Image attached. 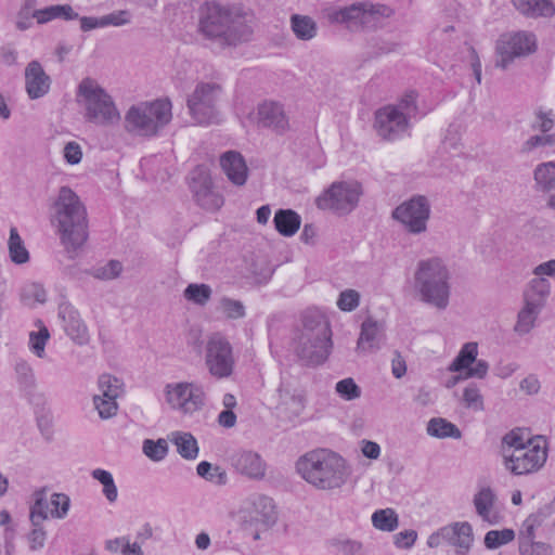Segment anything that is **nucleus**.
Masks as SVG:
<instances>
[{"mask_svg": "<svg viewBox=\"0 0 555 555\" xmlns=\"http://www.w3.org/2000/svg\"><path fill=\"white\" fill-rule=\"evenodd\" d=\"M51 222L69 257H75L88 238L87 214L79 197L62 186L52 206Z\"/></svg>", "mask_w": 555, "mask_h": 555, "instance_id": "obj_1", "label": "nucleus"}, {"mask_svg": "<svg viewBox=\"0 0 555 555\" xmlns=\"http://www.w3.org/2000/svg\"><path fill=\"white\" fill-rule=\"evenodd\" d=\"M411 286L422 302L438 310L449 306L451 271L444 259L431 256L420 259L413 270Z\"/></svg>", "mask_w": 555, "mask_h": 555, "instance_id": "obj_2", "label": "nucleus"}, {"mask_svg": "<svg viewBox=\"0 0 555 555\" xmlns=\"http://www.w3.org/2000/svg\"><path fill=\"white\" fill-rule=\"evenodd\" d=\"M300 477L319 490L341 488L349 477V469L343 456L328 449L307 452L296 462Z\"/></svg>", "mask_w": 555, "mask_h": 555, "instance_id": "obj_3", "label": "nucleus"}, {"mask_svg": "<svg viewBox=\"0 0 555 555\" xmlns=\"http://www.w3.org/2000/svg\"><path fill=\"white\" fill-rule=\"evenodd\" d=\"M199 33L222 46H236L247 41L251 28L245 16L217 2H207L202 10Z\"/></svg>", "mask_w": 555, "mask_h": 555, "instance_id": "obj_4", "label": "nucleus"}, {"mask_svg": "<svg viewBox=\"0 0 555 555\" xmlns=\"http://www.w3.org/2000/svg\"><path fill=\"white\" fill-rule=\"evenodd\" d=\"M395 15V10L385 3L370 0L356 1L348 5L330 4L322 16L332 25H340L351 31H375Z\"/></svg>", "mask_w": 555, "mask_h": 555, "instance_id": "obj_5", "label": "nucleus"}, {"mask_svg": "<svg viewBox=\"0 0 555 555\" xmlns=\"http://www.w3.org/2000/svg\"><path fill=\"white\" fill-rule=\"evenodd\" d=\"M330 322L324 314H304L294 334V350L305 365L323 363L332 347Z\"/></svg>", "mask_w": 555, "mask_h": 555, "instance_id": "obj_6", "label": "nucleus"}, {"mask_svg": "<svg viewBox=\"0 0 555 555\" xmlns=\"http://www.w3.org/2000/svg\"><path fill=\"white\" fill-rule=\"evenodd\" d=\"M417 96L415 91H408L398 102L376 111L374 128L382 139L396 141L410 135L412 120L420 115Z\"/></svg>", "mask_w": 555, "mask_h": 555, "instance_id": "obj_7", "label": "nucleus"}, {"mask_svg": "<svg viewBox=\"0 0 555 555\" xmlns=\"http://www.w3.org/2000/svg\"><path fill=\"white\" fill-rule=\"evenodd\" d=\"M76 102L82 107L88 121L108 126L120 120V114L112 96L100 83L90 77L83 78L77 87Z\"/></svg>", "mask_w": 555, "mask_h": 555, "instance_id": "obj_8", "label": "nucleus"}, {"mask_svg": "<svg viewBox=\"0 0 555 555\" xmlns=\"http://www.w3.org/2000/svg\"><path fill=\"white\" fill-rule=\"evenodd\" d=\"M172 105L168 99L132 105L125 115V129L135 135H156L172 118Z\"/></svg>", "mask_w": 555, "mask_h": 555, "instance_id": "obj_9", "label": "nucleus"}, {"mask_svg": "<svg viewBox=\"0 0 555 555\" xmlns=\"http://www.w3.org/2000/svg\"><path fill=\"white\" fill-rule=\"evenodd\" d=\"M362 195L363 186L359 181H335L315 198V205L319 209L345 216L358 207Z\"/></svg>", "mask_w": 555, "mask_h": 555, "instance_id": "obj_10", "label": "nucleus"}, {"mask_svg": "<svg viewBox=\"0 0 555 555\" xmlns=\"http://www.w3.org/2000/svg\"><path fill=\"white\" fill-rule=\"evenodd\" d=\"M222 95L220 85L199 82L188 99V108L193 120L198 125H211L220 121L218 102Z\"/></svg>", "mask_w": 555, "mask_h": 555, "instance_id": "obj_11", "label": "nucleus"}, {"mask_svg": "<svg viewBox=\"0 0 555 555\" xmlns=\"http://www.w3.org/2000/svg\"><path fill=\"white\" fill-rule=\"evenodd\" d=\"M547 447L534 440H528V447L517 450L503 451V464L513 475H530L539 472L546 463Z\"/></svg>", "mask_w": 555, "mask_h": 555, "instance_id": "obj_12", "label": "nucleus"}, {"mask_svg": "<svg viewBox=\"0 0 555 555\" xmlns=\"http://www.w3.org/2000/svg\"><path fill=\"white\" fill-rule=\"evenodd\" d=\"M537 50L535 36L528 31H516L502 35L495 47V66L508 68L516 59L528 56Z\"/></svg>", "mask_w": 555, "mask_h": 555, "instance_id": "obj_13", "label": "nucleus"}, {"mask_svg": "<svg viewBox=\"0 0 555 555\" xmlns=\"http://www.w3.org/2000/svg\"><path fill=\"white\" fill-rule=\"evenodd\" d=\"M391 216L408 233L418 235L427 231L430 205L426 197L414 196L397 206Z\"/></svg>", "mask_w": 555, "mask_h": 555, "instance_id": "obj_14", "label": "nucleus"}, {"mask_svg": "<svg viewBox=\"0 0 555 555\" xmlns=\"http://www.w3.org/2000/svg\"><path fill=\"white\" fill-rule=\"evenodd\" d=\"M205 360L212 376L224 378L232 374L234 366L232 347L220 334H214L209 337L206 345Z\"/></svg>", "mask_w": 555, "mask_h": 555, "instance_id": "obj_15", "label": "nucleus"}, {"mask_svg": "<svg viewBox=\"0 0 555 555\" xmlns=\"http://www.w3.org/2000/svg\"><path fill=\"white\" fill-rule=\"evenodd\" d=\"M167 402L172 409L192 414L204 404V390L194 383H178L166 388Z\"/></svg>", "mask_w": 555, "mask_h": 555, "instance_id": "obj_16", "label": "nucleus"}, {"mask_svg": "<svg viewBox=\"0 0 555 555\" xmlns=\"http://www.w3.org/2000/svg\"><path fill=\"white\" fill-rule=\"evenodd\" d=\"M190 188L198 205L206 210L214 211L223 205L222 196L212 190L211 178L205 169L192 172Z\"/></svg>", "mask_w": 555, "mask_h": 555, "instance_id": "obj_17", "label": "nucleus"}, {"mask_svg": "<svg viewBox=\"0 0 555 555\" xmlns=\"http://www.w3.org/2000/svg\"><path fill=\"white\" fill-rule=\"evenodd\" d=\"M245 514V522L260 526L261 529H269L276 520L273 500L267 495L256 494L250 496Z\"/></svg>", "mask_w": 555, "mask_h": 555, "instance_id": "obj_18", "label": "nucleus"}, {"mask_svg": "<svg viewBox=\"0 0 555 555\" xmlns=\"http://www.w3.org/2000/svg\"><path fill=\"white\" fill-rule=\"evenodd\" d=\"M384 320H377L369 314L361 324V332L357 341L359 353H369L380 349L386 337Z\"/></svg>", "mask_w": 555, "mask_h": 555, "instance_id": "obj_19", "label": "nucleus"}, {"mask_svg": "<svg viewBox=\"0 0 555 555\" xmlns=\"http://www.w3.org/2000/svg\"><path fill=\"white\" fill-rule=\"evenodd\" d=\"M51 86V78L38 61H31L25 68V88L33 100L46 95Z\"/></svg>", "mask_w": 555, "mask_h": 555, "instance_id": "obj_20", "label": "nucleus"}, {"mask_svg": "<svg viewBox=\"0 0 555 555\" xmlns=\"http://www.w3.org/2000/svg\"><path fill=\"white\" fill-rule=\"evenodd\" d=\"M533 180L535 190L546 195V206L555 211V160L537 165Z\"/></svg>", "mask_w": 555, "mask_h": 555, "instance_id": "obj_21", "label": "nucleus"}, {"mask_svg": "<svg viewBox=\"0 0 555 555\" xmlns=\"http://www.w3.org/2000/svg\"><path fill=\"white\" fill-rule=\"evenodd\" d=\"M551 283L545 278H533L524 291V311L537 312L545 307Z\"/></svg>", "mask_w": 555, "mask_h": 555, "instance_id": "obj_22", "label": "nucleus"}, {"mask_svg": "<svg viewBox=\"0 0 555 555\" xmlns=\"http://www.w3.org/2000/svg\"><path fill=\"white\" fill-rule=\"evenodd\" d=\"M257 120L263 127L271 128L276 132H284L288 129V117L280 103L267 101L261 103L257 109Z\"/></svg>", "mask_w": 555, "mask_h": 555, "instance_id": "obj_23", "label": "nucleus"}, {"mask_svg": "<svg viewBox=\"0 0 555 555\" xmlns=\"http://www.w3.org/2000/svg\"><path fill=\"white\" fill-rule=\"evenodd\" d=\"M444 542L456 547V555H466L474 541L473 528L467 521L454 522L442 527Z\"/></svg>", "mask_w": 555, "mask_h": 555, "instance_id": "obj_24", "label": "nucleus"}, {"mask_svg": "<svg viewBox=\"0 0 555 555\" xmlns=\"http://www.w3.org/2000/svg\"><path fill=\"white\" fill-rule=\"evenodd\" d=\"M232 464L240 474L250 479H262L266 475V463L258 453L253 451L235 453L232 456Z\"/></svg>", "mask_w": 555, "mask_h": 555, "instance_id": "obj_25", "label": "nucleus"}, {"mask_svg": "<svg viewBox=\"0 0 555 555\" xmlns=\"http://www.w3.org/2000/svg\"><path fill=\"white\" fill-rule=\"evenodd\" d=\"M498 498L495 492L488 486L481 487L473 499V504L477 515L490 525H496L500 521L499 513L494 511Z\"/></svg>", "mask_w": 555, "mask_h": 555, "instance_id": "obj_26", "label": "nucleus"}, {"mask_svg": "<svg viewBox=\"0 0 555 555\" xmlns=\"http://www.w3.org/2000/svg\"><path fill=\"white\" fill-rule=\"evenodd\" d=\"M220 165L228 179L235 185L245 184L248 177V168L243 156L234 151H229L220 157Z\"/></svg>", "mask_w": 555, "mask_h": 555, "instance_id": "obj_27", "label": "nucleus"}, {"mask_svg": "<svg viewBox=\"0 0 555 555\" xmlns=\"http://www.w3.org/2000/svg\"><path fill=\"white\" fill-rule=\"evenodd\" d=\"M518 12L527 17H551L555 14L553 0H512Z\"/></svg>", "mask_w": 555, "mask_h": 555, "instance_id": "obj_28", "label": "nucleus"}, {"mask_svg": "<svg viewBox=\"0 0 555 555\" xmlns=\"http://www.w3.org/2000/svg\"><path fill=\"white\" fill-rule=\"evenodd\" d=\"M276 231L286 237L297 233L301 224V217L292 209H279L273 218Z\"/></svg>", "mask_w": 555, "mask_h": 555, "instance_id": "obj_29", "label": "nucleus"}, {"mask_svg": "<svg viewBox=\"0 0 555 555\" xmlns=\"http://www.w3.org/2000/svg\"><path fill=\"white\" fill-rule=\"evenodd\" d=\"M64 330L67 336L77 345H86L90 340L88 326L80 314H63Z\"/></svg>", "mask_w": 555, "mask_h": 555, "instance_id": "obj_30", "label": "nucleus"}, {"mask_svg": "<svg viewBox=\"0 0 555 555\" xmlns=\"http://www.w3.org/2000/svg\"><path fill=\"white\" fill-rule=\"evenodd\" d=\"M33 17L38 24H47L55 18H63L65 21L76 20L78 14L74 12L69 4H55L35 10Z\"/></svg>", "mask_w": 555, "mask_h": 555, "instance_id": "obj_31", "label": "nucleus"}, {"mask_svg": "<svg viewBox=\"0 0 555 555\" xmlns=\"http://www.w3.org/2000/svg\"><path fill=\"white\" fill-rule=\"evenodd\" d=\"M168 439L176 446L177 452L185 460H195L198 455L197 440L191 433L172 431Z\"/></svg>", "mask_w": 555, "mask_h": 555, "instance_id": "obj_32", "label": "nucleus"}, {"mask_svg": "<svg viewBox=\"0 0 555 555\" xmlns=\"http://www.w3.org/2000/svg\"><path fill=\"white\" fill-rule=\"evenodd\" d=\"M8 253L10 260L18 266L27 263L30 259V254L25 245V242L21 237L15 227L10 229Z\"/></svg>", "mask_w": 555, "mask_h": 555, "instance_id": "obj_33", "label": "nucleus"}, {"mask_svg": "<svg viewBox=\"0 0 555 555\" xmlns=\"http://www.w3.org/2000/svg\"><path fill=\"white\" fill-rule=\"evenodd\" d=\"M426 431L429 436L438 439H460L462 437L461 430L453 423L442 417L430 418L427 423Z\"/></svg>", "mask_w": 555, "mask_h": 555, "instance_id": "obj_34", "label": "nucleus"}, {"mask_svg": "<svg viewBox=\"0 0 555 555\" xmlns=\"http://www.w3.org/2000/svg\"><path fill=\"white\" fill-rule=\"evenodd\" d=\"M280 404L279 409L288 412V418L297 417L304 411V398L288 388L280 387L279 390Z\"/></svg>", "mask_w": 555, "mask_h": 555, "instance_id": "obj_35", "label": "nucleus"}, {"mask_svg": "<svg viewBox=\"0 0 555 555\" xmlns=\"http://www.w3.org/2000/svg\"><path fill=\"white\" fill-rule=\"evenodd\" d=\"M20 297L26 308L37 309L39 305L46 302L47 292L37 282H26L21 287Z\"/></svg>", "mask_w": 555, "mask_h": 555, "instance_id": "obj_36", "label": "nucleus"}, {"mask_svg": "<svg viewBox=\"0 0 555 555\" xmlns=\"http://www.w3.org/2000/svg\"><path fill=\"white\" fill-rule=\"evenodd\" d=\"M478 354L477 343L469 341L462 346L459 354L454 358L451 364L448 366L449 372L466 371L476 361Z\"/></svg>", "mask_w": 555, "mask_h": 555, "instance_id": "obj_37", "label": "nucleus"}, {"mask_svg": "<svg viewBox=\"0 0 555 555\" xmlns=\"http://www.w3.org/2000/svg\"><path fill=\"white\" fill-rule=\"evenodd\" d=\"M291 25L294 34L300 40H311L317 36V23L310 16L295 14L291 18Z\"/></svg>", "mask_w": 555, "mask_h": 555, "instance_id": "obj_38", "label": "nucleus"}, {"mask_svg": "<svg viewBox=\"0 0 555 555\" xmlns=\"http://www.w3.org/2000/svg\"><path fill=\"white\" fill-rule=\"evenodd\" d=\"M35 501L30 507V521L33 526L42 525L50 516V500L47 499L46 490L35 492Z\"/></svg>", "mask_w": 555, "mask_h": 555, "instance_id": "obj_39", "label": "nucleus"}, {"mask_svg": "<svg viewBox=\"0 0 555 555\" xmlns=\"http://www.w3.org/2000/svg\"><path fill=\"white\" fill-rule=\"evenodd\" d=\"M35 326L38 330L31 331L29 333L28 346L34 354H36L38 358H43L46 353V345L50 339V332L43 322L39 319L36 320Z\"/></svg>", "mask_w": 555, "mask_h": 555, "instance_id": "obj_40", "label": "nucleus"}, {"mask_svg": "<svg viewBox=\"0 0 555 555\" xmlns=\"http://www.w3.org/2000/svg\"><path fill=\"white\" fill-rule=\"evenodd\" d=\"M100 396L108 399H117L124 393V383L111 374H102L98 379Z\"/></svg>", "mask_w": 555, "mask_h": 555, "instance_id": "obj_41", "label": "nucleus"}, {"mask_svg": "<svg viewBox=\"0 0 555 555\" xmlns=\"http://www.w3.org/2000/svg\"><path fill=\"white\" fill-rule=\"evenodd\" d=\"M14 373L18 386L24 390H33L36 386V377L31 365L24 359H17L14 363Z\"/></svg>", "mask_w": 555, "mask_h": 555, "instance_id": "obj_42", "label": "nucleus"}, {"mask_svg": "<svg viewBox=\"0 0 555 555\" xmlns=\"http://www.w3.org/2000/svg\"><path fill=\"white\" fill-rule=\"evenodd\" d=\"M543 516L541 513L529 515L522 522L518 533V546H525L535 538V530L542 525Z\"/></svg>", "mask_w": 555, "mask_h": 555, "instance_id": "obj_43", "label": "nucleus"}, {"mask_svg": "<svg viewBox=\"0 0 555 555\" xmlns=\"http://www.w3.org/2000/svg\"><path fill=\"white\" fill-rule=\"evenodd\" d=\"M372 524L378 530L391 532L399 525L398 515L391 508L378 509L372 515Z\"/></svg>", "mask_w": 555, "mask_h": 555, "instance_id": "obj_44", "label": "nucleus"}, {"mask_svg": "<svg viewBox=\"0 0 555 555\" xmlns=\"http://www.w3.org/2000/svg\"><path fill=\"white\" fill-rule=\"evenodd\" d=\"M211 287L207 284H189L183 292L184 298L198 306H204L211 297Z\"/></svg>", "mask_w": 555, "mask_h": 555, "instance_id": "obj_45", "label": "nucleus"}, {"mask_svg": "<svg viewBox=\"0 0 555 555\" xmlns=\"http://www.w3.org/2000/svg\"><path fill=\"white\" fill-rule=\"evenodd\" d=\"M91 476L103 486V494L107 501L111 503L115 502L118 491L113 475L108 470L96 468L92 470Z\"/></svg>", "mask_w": 555, "mask_h": 555, "instance_id": "obj_46", "label": "nucleus"}, {"mask_svg": "<svg viewBox=\"0 0 555 555\" xmlns=\"http://www.w3.org/2000/svg\"><path fill=\"white\" fill-rule=\"evenodd\" d=\"M197 474L202 478L222 486L228 481V475L220 466H212L209 462L203 461L197 465Z\"/></svg>", "mask_w": 555, "mask_h": 555, "instance_id": "obj_47", "label": "nucleus"}, {"mask_svg": "<svg viewBox=\"0 0 555 555\" xmlns=\"http://www.w3.org/2000/svg\"><path fill=\"white\" fill-rule=\"evenodd\" d=\"M515 539V531L509 528L502 530H490L485 535V546L488 550H495L505 544H508Z\"/></svg>", "mask_w": 555, "mask_h": 555, "instance_id": "obj_48", "label": "nucleus"}, {"mask_svg": "<svg viewBox=\"0 0 555 555\" xmlns=\"http://www.w3.org/2000/svg\"><path fill=\"white\" fill-rule=\"evenodd\" d=\"M142 451L145 456L154 462L163 461L168 454V443L166 439L158 440L145 439L143 441Z\"/></svg>", "mask_w": 555, "mask_h": 555, "instance_id": "obj_49", "label": "nucleus"}, {"mask_svg": "<svg viewBox=\"0 0 555 555\" xmlns=\"http://www.w3.org/2000/svg\"><path fill=\"white\" fill-rule=\"evenodd\" d=\"M50 517L64 519L69 512L70 499L65 493H53L50 498Z\"/></svg>", "mask_w": 555, "mask_h": 555, "instance_id": "obj_50", "label": "nucleus"}, {"mask_svg": "<svg viewBox=\"0 0 555 555\" xmlns=\"http://www.w3.org/2000/svg\"><path fill=\"white\" fill-rule=\"evenodd\" d=\"M463 403L465 408L473 410L475 412H480L485 410L483 397L480 392V389L475 384H469L463 390L462 397Z\"/></svg>", "mask_w": 555, "mask_h": 555, "instance_id": "obj_51", "label": "nucleus"}, {"mask_svg": "<svg viewBox=\"0 0 555 555\" xmlns=\"http://www.w3.org/2000/svg\"><path fill=\"white\" fill-rule=\"evenodd\" d=\"M331 545L341 555H367L363 544L356 540L336 538L331 541Z\"/></svg>", "mask_w": 555, "mask_h": 555, "instance_id": "obj_52", "label": "nucleus"}, {"mask_svg": "<svg viewBox=\"0 0 555 555\" xmlns=\"http://www.w3.org/2000/svg\"><path fill=\"white\" fill-rule=\"evenodd\" d=\"M555 125V113L552 108L539 107L534 111L533 128L543 133L551 131Z\"/></svg>", "mask_w": 555, "mask_h": 555, "instance_id": "obj_53", "label": "nucleus"}, {"mask_svg": "<svg viewBox=\"0 0 555 555\" xmlns=\"http://www.w3.org/2000/svg\"><path fill=\"white\" fill-rule=\"evenodd\" d=\"M117 399H108L100 395L93 396V404L103 420L111 418L116 415L118 410Z\"/></svg>", "mask_w": 555, "mask_h": 555, "instance_id": "obj_54", "label": "nucleus"}, {"mask_svg": "<svg viewBox=\"0 0 555 555\" xmlns=\"http://www.w3.org/2000/svg\"><path fill=\"white\" fill-rule=\"evenodd\" d=\"M336 392L345 400L351 401L360 398L361 389L351 378H344L339 380L335 386Z\"/></svg>", "mask_w": 555, "mask_h": 555, "instance_id": "obj_55", "label": "nucleus"}, {"mask_svg": "<svg viewBox=\"0 0 555 555\" xmlns=\"http://www.w3.org/2000/svg\"><path fill=\"white\" fill-rule=\"evenodd\" d=\"M554 134H534L529 137L521 145L522 153H531L538 147L554 146Z\"/></svg>", "mask_w": 555, "mask_h": 555, "instance_id": "obj_56", "label": "nucleus"}, {"mask_svg": "<svg viewBox=\"0 0 555 555\" xmlns=\"http://www.w3.org/2000/svg\"><path fill=\"white\" fill-rule=\"evenodd\" d=\"M122 270V266L117 260H111L107 263L94 269L93 275L100 280H113L117 278Z\"/></svg>", "mask_w": 555, "mask_h": 555, "instance_id": "obj_57", "label": "nucleus"}, {"mask_svg": "<svg viewBox=\"0 0 555 555\" xmlns=\"http://www.w3.org/2000/svg\"><path fill=\"white\" fill-rule=\"evenodd\" d=\"M360 294L354 289H346L340 293L337 306L341 311H352L359 306Z\"/></svg>", "mask_w": 555, "mask_h": 555, "instance_id": "obj_58", "label": "nucleus"}, {"mask_svg": "<svg viewBox=\"0 0 555 555\" xmlns=\"http://www.w3.org/2000/svg\"><path fill=\"white\" fill-rule=\"evenodd\" d=\"M518 551L520 555H553L551 544L534 540L525 546H518Z\"/></svg>", "mask_w": 555, "mask_h": 555, "instance_id": "obj_59", "label": "nucleus"}, {"mask_svg": "<svg viewBox=\"0 0 555 555\" xmlns=\"http://www.w3.org/2000/svg\"><path fill=\"white\" fill-rule=\"evenodd\" d=\"M63 158L68 165H77L82 159V149L79 143L75 141L67 142L63 147Z\"/></svg>", "mask_w": 555, "mask_h": 555, "instance_id": "obj_60", "label": "nucleus"}, {"mask_svg": "<svg viewBox=\"0 0 555 555\" xmlns=\"http://www.w3.org/2000/svg\"><path fill=\"white\" fill-rule=\"evenodd\" d=\"M104 27H119L130 22V13L127 10H119L102 16Z\"/></svg>", "mask_w": 555, "mask_h": 555, "instance_id": "obj_61", "label": "nucleus"}, {"mask_svg": "<svg viewBox=\"0 0 555 555\" xmlns=\"http://www.w3.org/2000/svg\"><path fill=\"white\" fill-rule=\"evenodd\" d=\"M503 451L506 450L505 446L512 450L528 447V440L526 441L518 430H511L505 434L502 438Z\"/></svg>", "mask_w": 555, "mask_h": 555, "instance_id": "obj_62", "label": "nucleus"}, {"mask_svg": "<svg viewBox=\"0 0 555 555\" xmlns=\"http://www.w3.org/2000/svg\"><path fill=\"white\" fill-rule=\"evenodd\" d=\"M33 527H34L33 530L28 534V542H29V547L33 551H36V550L43 547L46 539H47V533L43 530L42 525L33 526Z\"/></svg>", "mask_w": 555, "mask_h": 555, "instance_id": "obj_63", "label": "nucleus"}, {"mask_svg": "<svg viewBox=\"0 0 555 555\" xmlns=\"http://www.w3.org/2000/svg\"><path fill=\"white\" fill-rule=\"evenodd\" d=\"M518 320L514 326V330L519 335L528 334L535 325L534 314H517Z\"/></svg>", "mask_w": 555, "mask_h": 555, "instance_id": "obj_64", "label": "nucleus"}]
</instances>
